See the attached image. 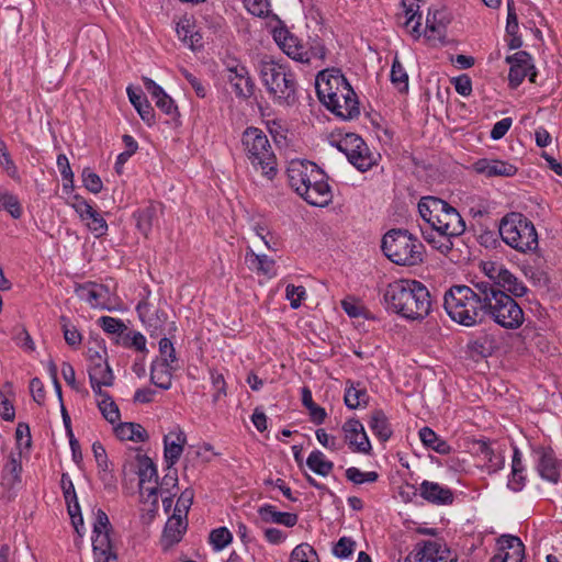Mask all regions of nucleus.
Returning a JSON list of instances; mask_svg holds the SVG:
<instances>
[{"mask_svg": "<svg viewBox=\"0 0 562 562\" xmlns=\"http://www.w3.org/2000/svg\"><path fill=\"white\" fill-rule=\"evenodd\" d=\"M306 465L316 474L327 476L334 469V463L326 459L325 454L319 450L310 453Z\"/></svg>", "mask_w": 562, "mask_h": 562, "instance_id": "obj_39", "label": "nucleus"}, {"mask_svg": "<svg viewBox=\"0 0 562 562\" xmlns=\"http://www.w3.org/2000/svg\"><path fill=\"white\" fill-rule=\"evenodd\" d=\"M499 235L503 241L521 254L537 251L539 241L533 223L524 214L512 212L499 222Z\"/></svg>", "mask_w": 562, "mask_h": 562, "instance_id": "obj_8", "label": "nucleus"}, {"mask_svg": "<svg viewBox=\"0 0 562 562\" xmlns=\"http://www.w3.org/2000/svg\"><path fill=\"white\" fill-rule=\"evenodd\" d=\"M76 295L91 307L110 310L111 292L108 285L86 282L75 288Z\"/></svg>", "mask_w": 562, "mask_h": 562, "instance_id": "obj_16", "label": "nucleus"}, {"mask_svg": "<svg viewBox=\"0 0 562 562\" xmlns=\"http://www.w3.org/2000/svg\"><path fill=\"white\" fill-rule=\"evenodd\" d=\"M456 91L463 95L468 97L472 92V81L468 75H461L453 80Z\"/></svg>", "mask_w": 562, "mask_h": 562, "instance_id": "obj_64", "label": "nucleus"}, {"mask_svg": "<svg viewBox=\"0 0 562 562\" xmlns=\"http://www.w3.org/2000/svg\"><path fill=\"white\" fill-rule=\"evenodd\" d=\"M88 373L90 384H104L111 386L114 381L113 372L106 361L99 351L89 355Z\"/></svg>", "mask_w": 562, "mask_h": 562, "instance_id": "obj_23", "label": "nucleus"}, {"mask_svg": "<svg viewBox=\"0 0 562 562\" xmlns=\"http://www.w3.org/2000/svg\"><path fill=\"white\" fill-rule=\"evenodd\" d=\"M82 182L85 188L94 194L99 193L103 187L100 177L89 168H85L82 171Z\"/></svg>", "mask_w": 562, "mask_h": 562, "instance_id": "obj_54", "label": "nucleus"}, {"mask_svg": "<svg viewBox=\"0 0 562 562\" xmlns=\"http://www.w3.org/2000/svg\"><path fill=\"white\" fill-rule=\"evenodd\" d=\"M98 407L102 416L111 424L120 420L121 414L117 405L110 395H104V398L98 400Z\"/></svg>", "mask_w": 562, "mask_h": 562, "instance_id": "obj_44", "label": "nucleus"}, {"mask_svg": "<svg viewBox=\"0 0 562 562\" xmlns=\"http://www.w3.org/2000/svg\"><path fill=\"white\" fill-rule=\"evenodd\" d=\"M61 329L64 333L65 341L70 347H78L81 344L82 336L76 326L71 325L66 316L60 317Z\"/></svg>", "mask_w": 562, "mask_h": 562, "instance_id": "obj_48", "label": "nucleus"}, {"mask_svg": "<svg viewBox=\"0 0 562 562\" xmlns=\"http://www.w3.org/2000/svg\"><path fill=\"white\" fill-rule=\"evenodd\" d=\"M525 472L510 471V475L508 477L507 486L513 492H520L526 485L527 477L524 474Z\"/></svg>", "mask_w": 562, "mask_h": 562, "instance_id": "obj_63", "label": "nucleus"}, {"mask_svg": "<svg viewBox=\"0 0 562 562\" xmlns=\"http://www.w3.org/2000/svg\"><path fill=\"white\" fill-rule=\"evenodd\" d=\"M498 553L491 562H522L525 559V546L522 541L512 535H503L497 539Z\"/></svg>", "mask_w": 562, "mask_h": 562, "instance_id": "obj_20", "label": "nucleus"}, {"mask_svg": "<svg viewBox=\"0 0 562 562\" xmlns=\"http://www.w3.org/2000/svg\"><path fill=\"white\" fill-rule=\"evenodd\" d=\"M98 324L105 333L112 335H123L127 330L123 321L111 316H101Z\"/></svg>", "mask_w": 562, "mask_h": 562, "instance_id": "obj_49", "label": "nucleus"}, {"mask_svg": "<svg viewBox=\"0 0 562 562\" xmlns=\"http://www.w3.org/2000/svg\"><path fill=\"white\" fill-rule=\"evenodd\" d=\"M122 340L124 347L135 348L140 352H147L146 338L139 331H127L124 334Z\"/></svg>", "mask_w": 562, "mask_h": 562, "instance_id": "obj_50", "label": "nucleus"}, {"mask_svg": "<svg viewBox=\"0 0 562 562\" xmlns=\"http://www.w3.org/2000/svg\"><path fill=\"white\" fill-rule=\"evenodd\" d=\"M259 72L262 83L276 103L279 105L295 103L297 85L294 74L286 66L274 60H261Z\"/></svg>", "mask_w": 562, "mask_h": 562, "instance_id": "obj_6", "label": "nucleus"}, {"mask_svg": "<svg viewBox=\"0 0 562 562\" xmlns=\"http://www.w3.org/2000/svg\"><path fill=\"white\" fill-rule=\"evenodd\" d=\"M137 314L142 323L146 326L150 336H158L162 333L167 322V313L162 310L151 311L150 304L146 300L138 302L136 306Z\"/></svg>", "mask_w": 562, "mask_h": 562, "instance_id": "obj_22", "label": "nucleus"}, {"mask_svg": "<svg viewBox=\"0 0 562 562\" xmlns=\"http://www.w3.org/2000/svg\"><path fill=\"white\" fill-rule=\"evenodd\" d=\"M176 367L167 362L156 360L151 363L150 368V381L156 386L162 390H169L171 387L172 371Z\"/></svg>", "mask_w": 562, "mask_h": 562, "instance_id": "obj_30", "label": "nucleus"}, {"mask_svg": "<svg viewBox=\"0 0 562 562\" xmlns=\"http://www.w3.org/2000/svg\"><path fill=\"white\" fill-rule=\"evenodd\" d=\"M187 442V437L184 432L177 428L175 431L165 435L164 437V446H165V461L167 463V468L171 469L180 459L183 447Z\"/></svg>", "mask_w": 562, "mask_h": 562, "instance_id": "obj_24", "label": "nucleus"}, {"mask_svg": "<svg viewBox=\"0 0 562 562\" xmlns=\"http://www.w3.org/2000/svg\"><path fill=\"white\" fill-rule=\"evenodd\" d=\"M233 540L232 532L226 527H218L210 532L209 541L213 550L218 552L226 548Z\"/></svg>", "mask_w": 562, "mask_h": 562, "instance_id": "obj_43", "label": "nucleus"}, {"mask_svg": "<svg viewBox=\"0 0 562 562\" xmlns=\"http://www.w3.org/2000/svg\"><path fill=\"white\" fill-rule=\"evenodd\" d=\"M21 452L11 453L2 469L1 485L8 491L13 490L21 483Z\"/></svg>", "mask_w": 562, "mask_h": 562, "instance_id": "obj_26", "label": "nucleus"}, {"mask_svg": "<svg viewBox=\"0 0 562 562\" xmlns=\"http://www.w3.org/2000/svg\"><path fill=\"white\" fill-rule=\"evenodd\" d=\"M485 316L492 318L505 329H517L525 322V313L520 305L497 286L484 285Z\"/></svg>", "mask_w": 562, "mask_h": 562, "instance_id": "obj_9", "label": "nucleus"}, {"mask_svg": "<svg viewBox=\"0 0 562 562\" xmlns=\"http://www.w3.org/2000/svg\"><path fill=\"white\" fill-rule=\"evenodd\" d=\"M345 475L348 481L357 485L363 483H373L379 479V474L375 471L362 472L356 467L348 468Z\"/></svg>", "mask_w": 562, "mask_h": 562, "instance_id": "obj_46", "label": "nucleus"}, {"mask_svg": "<svg viewBox=\"0 0 562 562\" xmlns=\"http://www.w3.org/2000/svg\"><path fill=\"white\" fill-rule=\"evenodd\" d=\"M243 151L256 171L268 179L277 175V157L265 132L258 127H247L241 135Z\"/></svg>", "mask_w": 562, "mask_h": 562, "instance_id": "obj_7", "label": "nucleus"}, {"mask_svg": "<svg viewBox=\"0 0 562 562\" xmlns=\"http://www.w3.org/2000/svg\"><path fill=\"white\" fill-rule=\"evenodd\" d=\"M69 204L79 215L81 221L86 222L88 228L95 235V237H101L106 234V221L86 199L76 194L72 196V201L69 202Z\"/></svg>", "mask_w": 562, "mask_h": 562, "instance_id": "obj_14", "label": "nucleus"}, {"mask_svg": "<svg viewBox=\"0 0 562 562\" xmlns=\"http://www.w3.org/2000/svg\"><path fill=\"white\" fill-rule=\"evenodd\" d=\"M484 283L473 288L453 285L445 294L443 306L450 318L460 325L471 327L482 323L485 316Z\"/></svg>", "mask_w": 562, "mask_h": 562, "instance_id": "obj_4", "label": "nucleus"}, {"mask_svg": "<svg viewBox=\"0 0 562 562\" xmlns=\"http://www.w3.org/2000/svg\"><path fill=\"white\" fill-rule=\"evenodd\" d=\"M0 210H5L13 218L22 216L23 210L18 196L0 188Z\"/></svg>", "mask_w": 562, "mask_h": 562, "instance_id": "obj_41", "label": "nucleus"}, {"mask_svg": "<svg viewBox=\"0 0 562 562\" xmlns=\"http://www.w3.org/2000/svg\"><path fill=\"white\" fill-rule=\"evenodd\" d=\"M406 22H405V25L407 27H411V32L413 35H415L416 37H419L420 36V25H422V15L420 14H417L413 8H408L406 10Z\"/></svg>", "mask_w": 562, "mask_h": 562, "instance_id": "obj_60", "label": "nucleus"}, {"mask_svg": "<svg viewBox=\"0 0 562 562\" xmlns=\"http://www.w3.org/2000/svg\"><path fill=\"white\" fill-rule=\"evenodd\" d=\"M158 212L159 207L154 203L134 212L133 216L136 221V227L144 236L147 237L151 232V228L158 218Z\"/></svg>", "mask_w": 562, "mask_h": 562, "instance_id": "obj_31", "label": "nucleus"}, {"mask_svg": "<svg viewBox=\"0 0 562 562\" xmlns=\"http://www.w3.org/2000/svg\"><path fill=\"white\" fill-rule=\"evenodd\" d=\"M179 40L192 50L202 47V35L195 30V25L189 20L181 21L177 25Z\"/></svg>", "mask_w": 562, "mask_h": 562, "instance_id": "obj_35", "label": "nucleus"}, {"mask_svg": "<svg viewBox=\"0 0 562 562\" xmlns=\"http://www.w3.org/2000/svg\"><path fill=\"white\" fill-rule=\"evenodd\" d=\"M514 278V274L507 270L505 267L501 272L497 273L496 281L494 283L491 282H483L484 284L491 285V286H497L498 289L503 290L506 293V290L508 286H510V280Z\"/></svg>", "mask_w": 562, "mask_h": 562, "instance_id": "obj_62", "label": "nucleus"}, {"mask_svg": "<svg viewBox=\"0 0 562 562\" xmlns=\"http://www.w3.org/2000/svg\"><path fill=\"white\" fill-rule=\"evenodd\" d=\"M418 212L428 225V229L448 232V235H461L465 231V223L459 212L439 198H422Z\"/></svg>", "mask_w": 562, "mask_h": 562, "instance_id": "obj_5", "label": "nucleus"}, {"mask_svg": "<svg viewBox=\"0 0 562 562\" xmlns=\"http://www.w3.org/2000/svg\"><path fill=\"white\" fill-rule=\"evenodd\" d=\"M156 106L164 112L166 115L170 117V120L176 121L179 117V111L175 101L171 97H169L165 91L156 97L155 99Z\"/></svg>", "mask_w": 562, "mask_h": 562, "instance_id": "obj_47", "label": "nucleus"}, {"mask_svg": "<svg viewBox=\"0 0 562 562\" xmlns=\"http://www.w3.org/2000/svg\"><path fill=\"white\" fill-rule=\"evenodd\" d=\"M227 81L233 87L235 94L238 98L248 99L254 94L255 83L249 76L247 68L235 61L233 65H227Z\"/></svg>", "mask_w": 562, "mask_h": 562, "instance_id": "obj_19", "label": "nucleus"}, {"mask_svg": "<svg viewBox=\"0 0 562 562\" xmlns=\"http://www.w3.org/2000/svg\"><path fill=\"white\" fill-rule=\"evenodd\" d=\"M247 10L256 16H266L269 13L268 0H246Z\"/></svg>", "mask_w": 562, "mask_h": 562, "instance_id": "obj_59", "label": "nucleus"}, {"mask_svg": "<svg viewBox=\"0 0 562 562\" xmlns=\"http://www.w3.org/2000/svg\"><path fill=\"white\" fill-rule=\"evenodd\" d=\"M344 400L348 408L356 409L368 404L369 394L366 387L361 386L359 382L355 383L348 380L346 382Z\"/></svg>", "mask_w": 562, "mask_h": 562, "instance_id": "obj_32", "label": "nucleus"}, {"mask_svg": "<svg viewBox=\"0 0 562 562\" xmlns=\"http://www.w3.org/2000/svg\"><path fill=\"white\" fill-rule=\"evenodd\" d=\"M183 518L184 517H181L178 513H173L168 519L164 529V540L168 544H173L181 540L187 529V522L183 521Z\"/></svg>", "mask_w": 562, "mask_h": 562, "instance_id": "obj_36", "label": "nucleus"}, {"mask_svg": "<svg viewBox=\"0 0 562 562\" xmlns=\"http://www.w3.org/2000/svg\"><path fill=\"white\" fill-rule=\"evenodd\" d=\"M473 170L486 178L514 177L518 168L508 161L501 159L481 158L472 165Z\"/></svg>", "mask_w": 562, "mask_h": 562, "instance_id": "obj_21", "label": "nucleus"}, {"mask_svg": "<svg viewBox=\"0 0 562 562\" xmlns=\"http://www.w3.org/2000/svg\"><path fill=\"white\" fill-rule=\"evenodd\" d=\"M194 491L186 488L179 496L173 513H178L181 517H187L188 512L193 503Z\"/></svg>", "mask_w": 562, "mask_h": 562, "instance_id": "obj_51", "label": "nucleus"}, {"mask_svg": "<svg viewBox=\"0 0 562 562\" xmlns=\"http://www.w3.org/2000/svg\"><path fill=\"white\" fill-rule=\"evenodd\" d=\"M386 310L411 321L424 319L431 308L428 289L416 280H397L384 291Z\"/></svg>", "mask_w": 562, "mask_h": 562, "instance_id": "obj_1", "label": "nucleus"}, {"mask_svg": "<svg viewBox=\"0 0 562 562\" xmlns=\"http://www.w3.org/2000/svg\"><path fill=\"white\" fill-rule=\"evenodd\" d=\"M258 515L263 522L279 524L285 527H294L297 522V515L293 513L279 512L273 505L265 504L258 508Z\"/></svg>", "mask_w": 562, "mask_h": 562, "instance_id": "obj_27", "label": "nucleus"}, {"mask_svg": "<svg viewBox=\"0 0 562 562\" xmlns=\"http://www.w3.org/2000/svg\"><path fill=\"white\" fill-rule=\"evenodd\" d=\"M384 255L400 266H415L423 261V244L406 229H391L382 238Z\"/></svg>", "mask_w": 562, "mask_h": 562, "instance_id": "obj_10", "label": "nucleus"}, {"mask_svg": "<svg viewBox=\"0 0 562 562\" xmlns=\"http://www.w3.org/2000/svg\"><path fill=\"white\" fill-rule=\"evenodd\" d=\"M390 77L391 82L400 92L408 90V75L397 57L393 60Z\"/></svg>", "mask_w": 562, "mask_h": 562, "instance_id": "obj_42", "label": "nucleus"}, {"mask_svg": "<svg viewBox=\"0 0 562 562\" xmlns=\"http://www.w3.org/2000/svg\"><path fill=\"white\" fill-rule=\"evenodd\" d=\"M138 477H139V491H144L145 484H150L151 482L157 483L158 475L157 469L150 458L144 456L139 458V468H138Z\"/></svg>", "mask_w": 562, "mask_h": 562, "instance_id": "obj_40", "label": "nucleus"}, {"mask_svg": "<svg viewBox=\"0 0 562 562\" xmlns=\"http://www.w3.org/2000/svg\"><path fill=\"white\" fill-rule=\"evenodd\" d=\"M246 260L258 272L268 278L277 276L276 261L267 255L255 254L252 249L248 248L246 252Z\"/></svg>", "mask_w": 562, "mask_h": 562, "instance_id": "obj_34", "label": "nucleus"}, {"mask_svg": "<svg viewBox=\"0 0 562 562\" xmlns=\"http://www.w3.org/2000/svg\"><path fill=\"white\" fill-rule=\"evenodd\" d=\"M518 16L515 9L514 0L507 1V21H506V32L507 34H517L518 33Z\"/></svg>", "mask_w": 562, "mask_h": 562, "instance_id": "obj_58", "label": "nucleus"}, {"mask_svg": "<svg viewBox=\"0 0 562 562\" xmlns=\"http://www.w3.org/2000/svg\"><path fill=\"white\" fill-rule=\"evenodd\" d=\"M318 99L335 115L352 120L360 114L356 92L339 70H322L316 77Z\"/></svg>", "mask_w": 562, "mask_h": 562, "instance_id": "obj_2", "label": "nucleus"}, {"mask_svg": "<svg viewBox=\"0 0 562 562\" xmlns=\"http://www.w3.org/2000/svg\"><path fill=\"white\" fill-rule=\"evenodd\" d=\"M211 381L213 387L216 390L213 395V401L217 402L221 397L226 396V382L224 375L220 373L217 370L212 369L210 371Z\"/></svg>", "mask_w": 562, "mask_h": 562, "instance_id": "obj_56", "label": "nucleus"}, {"mask_svg": "<svg viewBox=\"0 0 562 562\" xmlns=\"http://www.w3.org/2000/svg\"><path fill=\"white\" fill-rule=\"evenodd\" d=\"M273 38L290 58L302 64H307V49L288 29H276L273 31Z\"/></svg>", "mask_w": 562, "mask_h": 562, "instance_id": "obj_18", "label": "nucleus"}, {"mask_svg": "<svg viewBox=\"0 0 562 562\" xmlns=\"http://www.w3.org/2000/svg\"><path fill=\"white\" fill-rule=\"evenodd\" d=\"M308 554H315L314 549L307 543H301L291 552L290 562H310Z\"/></svg>", "mask_w": 562, "mask_h": 562, "instance_id": "obj_57", "label": "nucleus"}, {"mask_svg": "<svg viewBox=\"0 0 562 562\" xmlns=\"http://www.w3.org/2000/svg\"><path fill=\"white\" fill-rule=\"evenodd\" d=\"M536 456V470L542 480L558 484L561 480V461L550 447H537L533 449Z\"/></svg>", "mask_w": 562, "mask_h": 562, "instance_id": "obj_15", "label": "nucleus"}, {"mask_svg": "<svg viewBox=\"0 0 562 562\" xmlns=\"http://www.w3.org/2000/svg\"><path fill=\"white\" fill-rule=\"evenodd\" d=\"M424 239L430 244L435 249L440 251L441 254L447 255L452 250L453 247V238L459 237L460 235H448V232H436L432 229H428L425 227H420Z\"/></svg>", "mask_w": 562, "mask_h": 562, "instance_id": "obj_29", "label": "nucleus"}, {"mask_svg": "<svg viewBox=\"0 0 562 562\" xmlns=\"http://www.w3.org/2000/svg\"><path fill=\"white\" fill-rule=\"evenodd\" d=\"M345 441L349 445L352 452L370 454L372 450L371 442L364 430L363 425L358 419H348L342 425Z\"/></svg>", "mask_w": 562, "mask_h": 562, "instance_id": "obj_17", "label": "nucleus"}, {"mask_svg": "<svg viewBox=\"0 0 562 562\" xmlns=\"http://www.w3.org/2000/svg\"><path fill=\"white\" fill-rule=\"evenodd\" d=\"M369 428L382 442L387 441L393 434L389 418L382 409H375L371 413Z\"/></svg>", "mask_w": 562, "mask_h": 562, "instance_id": "obj_33", "label": "nucleus"}, {"mask_svg": "<svg viewBox=\"0 0 562 562\" xmlns=\"http://www.w3.org/2000/svg\"><path fill=\"white\" fill-rule=\"evenodd\" d=\"M512 124V117H504L501 121L496 122L491 131V138L494 140L503 138L509 131Z\"/></svg>", "mask_w": 562, "mask_h": 562, "instance_id": "obj_61", "label": "nucleus"}, {"mask_svg": "<svg viewBox=\"0 0 562 562\" xmlns=\"http://www.w3.org/2000/svg\"><path fill=\"white\" fill-rule=\"evenodd\" d=\"M419 438L426 447L432 449L437 453L449 454L451 452L450 445L446 440L439 438L429 427H423L419 430Z\"/></svg>", "mask_w": 562, "mask_h": 562, "instance_id": "obj_38", "label": "nucleus"}, {"mask_svg": "<svg viewBox=\"0 0 562 562\" xmlns=\"http://www.w3.org/2000/svg\"><path fill=\"white\" fill-rule=\"evenodd\" d=\"M286 299L290 301L292 308H297L302 300L305 297V288L302 285L288 284L285 288Z\"/></svg>", "mask_w": 562, "mask_h": 562, "instance_id": "obj_55", "label": "nucleus"}, {"mask_svg": "<svg viewBox=\"0 0 562 562\" xmlns=\"http://www.w3.org/2000/svg\"><path fill=\"white\" fill-rule=\"evenodd\" d=\"M127 95L139 114L140 119L147 124L153 125L155 123V112L146 97L140 89L134 90L131 87L127 88Z\"/></svg>", "mask_w": 562, "mask_h": 562, "instance_id": "obj_28", "label": "nucleus"}, {"mask_svg": "<svg viewBox=\"0 0 562 562\" xmlns=\"http://www.w3.org/2000/svg\"><path fill=\"white\" fill-rule=\"evenodd\" d=\"M159 353L161 358L159 361L161 362H167L173 366V363L178 361L175 347L172 342L166 337L159 340Z\"/></svg>", "mask_w": 562, "mask_h": 562, "instance_id": "obj_53", "label": "nucleus"}, {"mask_svg": "<svg viewBox=\"0 0 562 562\" xmlns=\"http://www.w3.org/2000/svg\"><path fill=\"white\" fill-rule=\"evenodd\" d=\"M115 434L121 440L134 442H144L148 438L145 428L136 423H121L115 428Z\"/></svg>", "mask_w": 562, "mask_h": 562, "instance_id": "obj_37", "label": "nucleus"}, {"mask_svg": "<svg viewBox=\"0 0 562 562\" xmlns=\"http://www.w3.org/2000/svg\"><path fill=\"white\" fill-rule=\"evenodd\" d=\"M419 495L428 503L435 505H450L453 503V493L449 487L427 480L422 482Z\"/></svg>", "mask_w": 562, "mask_h": 562, "instance_id": "obj_25", "label": "nucleus"}, {"mask_svg": "<svg viewBox=\"0 0 562 562\" xmlns=\"http://www.w3.org/2000/svg\"><path fill=\"white\" fill-rule=\"evenodd\" d=\"M289 184L313 206H327L333 199L324 171L312 161L292 160L286 169Z\"/></svg>", "mask_w": 562, "mask_h": 562, "instance_id": "obj_3", "label": "nucleus"}, {"mask_svg": "<svg viewBox=\"0 0 562 562\" xmlns=\"http://www.w3.org/2000/svg\"><path fill=\"white\" fill-rule=\"evenodd\" d=\"M355 546L356 542L351 538L342 537L335 544L333 553L339 559H347L352 554Z\"/></svg>", "mask_w": 562, "mask_h": 562, "instance_id": "obj_52", "label": "nucleus"}, {"mask_svg": "<svg viewBox=\"0 0 562 562\" xmlns=\"http://www.w3.org/2000/svg\"><path fill=\"white\" fill-rule=\"evenodd\" d=\"M480 452L487 460L490 472H497L504 467L505 458L499 453H495L490 443L482 442L480 445Z\"/></svg>", "mask_w": 562, "mask_h": 562, "instance_id": "obj_45", "label": "nucleus"}, {"mask_svg": "<svg viewBox=\"0 0 562 562\" xmlns=\"http://www.w3.org/2000/svg\"><path fill=\"white\" fill-rule=\"evenodd\" d=\"M337 149L346 155L348 161L360 171L369 170L375 158L364 140L355 133H347L333 142Z\"/></svg>", "mask_w": 562, "mask_h": 562, "instance_id": "obj_11", "label": "nucleus"}, {"mask_svg": "<svg viewBox=\"0 0 562 562\" xmlns=\"http://www.w3.org/2000/svg\"><path fill=\"white\" fill-rule=\"evenodd\" d=\"M112 526L108 515L98 509L93 522L92 549L94 562H116L117 557L113 551L110 531Z\"/></svg>", "mask_w": 562, "mask_h": 562, "instance_id": "obj_12", "label": "nucleus"}, {"mask_svg": "<svg viewBox=\"0 0 562 562\" xmlns=\"http://www.w3.org/2000/svg\"><path fill=\"white\" fill-rule=\"evenodd\" d=\"M506 63L510 65L508 72V81L512 88H517L526 77L535 83L537 71L532 57L525 50H519L506 57Z\"/></svg>", "mask_w": 562, "mask_h": 562, "instance_id": "obj_13", "label": "nucleus"}]
</instances>
